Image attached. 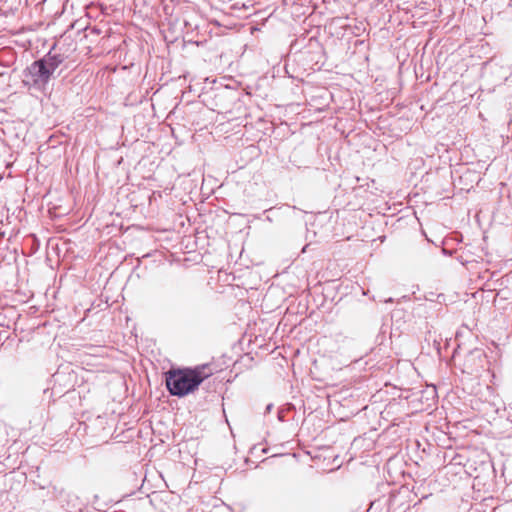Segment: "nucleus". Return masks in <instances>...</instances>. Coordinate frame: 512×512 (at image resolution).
I'll return each mask as SVG.
<instances>
[{
    "label": "nucleus",
    "mask_w": 512,
    "mask_h": 512,
    "mask_svg": "<svg viewBox=\"0 0 512 512\" xmlns=\"http://www.w3.org/2000/svg\"><path fill=\"white\" fill-rule=\"evenodd\" d=\"M52 75L53 74L45 65V61L39 59L34 61L24 70L23 82L26 85L34 86L40 89L44 88L48 84Z\"/></svg>",
    "instance_id": "f03ea898"
},
{
    "label": "nucleus",
    "mask_w": 512,
    "mask_h": 512,
    "mask_svg": "<svg viewBox=\"0 0 512 512\" xmlns=\"http://www.w3.org/2000/svg\"><path fill=\"white\" fill-rule=\"evenodd\" d=\"M213 374L209 364L194 368L170 369L166 372V387L171 395L184 397L198 389Z\"/></svg>",
    "instance_id": "f257e3e1"
},
{
    "label": "nucleus",
    "mask_w": 512,
    "mask_h": 512,
    "mask_svg": "<svg viewBox=\"0 0 512 512\" xmlns=\"http://www.w3.org/2000/svg\"><path fill=\"white\" fill-rule=\"evenodd\" d=\"M64 56L61 54H52L49 52L45 57L41 58L45 61V65L48 67L50 72L53 74L54 71L63 63Z\"/></svg>",
    "instance_id": "7ed1b4c3"
}]
</instances>
